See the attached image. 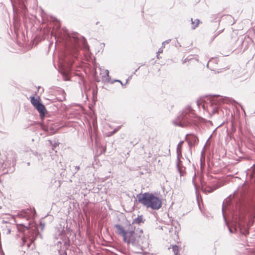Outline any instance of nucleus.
<instances>
[{"instance_id":"obj_1","label":"nucleus","mask_w":255,"mask_h":255,"mask_svg":"<svg viewBox=\"0 0 255 255\" xmlns=\"http://www.w3.org/2000/svg\"><path fill=\"white\" fill-rule=\"evenodd\" d=\"M234 203L235 208L232 217L235 223V231L239 228L241 234L247 236L249 234V226L245 224V221L247 215L250 221L255 218V204L245 199L236 200Z\"/></svg>"},{"instance_id":"obj_2","label":"nucleus","mask_w":255,"mask_h":255,"mask_svg":"<svg viewBox=\"0 0 255 255\" xmlns=\"http://www.w3.org/2000/svg\"><path fill=\"white\" fill-rule=\"evenodd\" d=\"M114 228L116 233L122 237L123 241L128 245L141 250L148 245L147 238L140 228L132 224H128L125 228L120 224H116Z\"/></svg>"},{"instance_id":"obj_3","label":"nucleus","mask_w":255,"mask_h":255,"mask_svg":"<svg viewBox=\"0 0 255 255\" xmlns=\"http://www.w3.org/2000/svg\"><path fill=\"white\" fill-rule=\"evenodd\" d=\"M65 43L66 49L65 60H69V57L72 54L73 58L78 57L80 48H82L86 51L89 50V47L87 43L86 39L80 36L78 33H74L70 34L67 30L64 31L63 35L60 36Z\"/></svg>"},{"instance_id":"obj_4","label":"nucleus","mask_w":255,"mask_h":255,"mask_svg":"<svg viewBox=\"0 0 255 255\" xmlns=\"http://www.w3.org/2000/svg\"><path fill=\"white\" fill-rule=\"evenodd\" d=\"M196 117V115L192 107L188 106L179 113L171 123L175 126L184 128L191 125Z\"/></svg>"},{"instance_id":"obj_5","label":"nucleus","mask_w":255,"mask_h":255,"mask_svg":"<svg viewBox=\"0 0 255 255\" xmlns=\"http://www.w3.org/2000/svg\"><path fill=\"white\" fill-rule=\"evenodd\" d=\"M136 198L138 202L147 208L158 210L161 207V200L152 193L145 192L143 194H138L136 195Z\"/></svg>"},{"instance_id":"obj_6","label":"nucleus","mask_w":255,"mask_h":255,"mask_svg":"<svg viewBox=\"0 0 255 255\" xmlns=\"http://www.w3.org/2000/svg\"><path fill=\"white\" fill-rule=\"evenodd\" d=\"M54 238L57 240L55 244L57 246L59 255H67L65 250L69 246V240L66 235L64 227L60 226V227L55 229Z\"/></svg>"},{"instance_id":"obj_7","label":"nucleus","mask_w":255,"mask_h":255,"mask_svg":"<svg viewBox=\"0 0 255 255\" xmlns=\"http://www.w3.org/2000/svg\"><path fill=\"white\" fill-rule=\"evenodd\" d=\"M26 228L27 231L29 233H31V235L28 237L25 236L22 238V243L21 246L22 247L26 246L28 249H33L34 246H32L33 243L36 238H37L38 236L42 238V235L39 233L37 227H34L33 229H31L30 228L29 223H28V228L27 226H26Z\"/></svg>"},{"instance_id":"obj_8","label":"nucleus","mask_w":255,"mask_h":255,"mask_svg":"<svg viewBox=\"0 0 255 255\" xmlns=\"http://www.w3.org/2000/svg\"><path fill=\"white\" fill-rule=\"evenodd\" d=\"M12 8L14 14V18L17 16L19 13H21L23 17L26 16L27 9L23 2H19L18 7H16L12 3Z\"/></svg>"},{"instance_id":"obj_9","label":"nucleus","mask_w":255,"mask_h":255,"mask_svg":"<svg viewBox=\"0 0 255 255\" xmlns=\"http://www.w3.org/2000/svg\"><path fill=\"white\" fill-rule=\"evenodd\" d=\"M66 49L65 48V50L64 51V52H63L62 55H61V60L62 61V63L63 64V66L65 67H64V69L66 68L67 69L66 70L67 71H69L71 70V66L73 64L74 60L75 59H76L77 58V57L75 58H73L72 54H71L69 57V60H67V61H66V60H65V59H66L65 57V54L66 53Z\"/></svg>"},{"instance_id":"obj_10","label":"nucleus","mask_w":255,"mask_h":255,"mask_svg":"<svg viewBox=\"0 0 255 255\" xmlns=\"http://www.w3.org/2000/svg\"><path fill=\"white\" fill-rule=\"evenodd\" d=\"M181 154V152H179L177 150V158L176 160V167L180 174V176H183L185 172V168L184 167L182 161L179 159V155Z\"/></svg>"},{"instance_id":"obj_11","label":"nucleus","mask_w":255,"mask_h":255,"mask_svg":"<svg viewBox=\"0 0 255 255\" xmlns=\"http://www.w3.org/2000/svg\"><path fill=\"white\" fill-rule=\"evenodd\" d=\"M213 99L211 100V106L212 108V114H215L218 112L219 101H216L215 99L220 97L219 95H214L212 96Z\"/></svg>"},{"instance_id":"obj_12","label":"nucleus","mask_w":255,"mask_h":255,"mask_svg":"<svg viewBox=\"0 0 255 255\" xmlns=\"http://www.w3.org/2000/svg\"><path fill=\"white\" fill-rule=\"evenodd\" d=\"M100 70V74L102 76V77L104 78V80L105 82H110L111 80V77L109 76V71L108 70H104L102 69L101 67L99 68Z\"/></svg>"},{"instance_id":"obj_13","label":"nucleus","mask_w":255,"mask_h":255,"mask_svg":"<svg viewBox=\"0 0 255 255\" xmlns=\"http://www.w3.org/2000/svg\"><path fill=\"white\" fill-rule=\"evenodd\" d=\"M221 20L225 21L229 25H233L235 23L234 17L231 15H226L222 16Z\"/></svg>"},{"instance_id":"obj_14","label":"nucleus","mask_w":255,"mask_h":255,"mask_svg":"<svg viewBox=\"0 0 255 255\" xmlns=\"http://www.w3.org/2000/svg\"><path fill=\"white\" fill-rule=\"evenodd\" d=\"M230 203H231V202H230V199H225L223 203L222 210L223 216L225 221H226L225 211L227 209L228 205H229Z\"/></svg>"},{"instance_id":"obj_15","label":"nucleus","mask_w":255,"mask_h":255,"mask_svg":"<svg viewBox=\"0 0 255 255\" xmlns=\"http://www.w3.org/2000/svg\"><path fill=\"white\" fill-rule=\"evenodd\" d=\"M145 220L143 219V217L142 215H138V216L133 219L132 223L131 224L135 226V224L140 225L141 223H143Z\"/></svg>"},{"instance_id":"obj_16","label":"nucleus","mask_w":255,"mask_h":255,"mask_svg":"<svg viewBox=\"0 0 255 255\" xmlns=\"http://www.w3.org/2000/svg\"><path fill=\"white\" fill-rule=\"evenodd\" d=\"M35 108L38 111L40 115H44L45 114V107L40 102Z\"/></svg>"},{"instance_id":"obj_17","label":"nucleus","mask_w":255,"mask_h":255,"mask_svg":"<svg viewBox=\"0 0 255 255\" xmlns=\"http://www.w3.org/2000/svg\"><path fill=\"white\" fill-rule=\"evenodd\" d=\"M191 23L192 24V28L193 29H195L199 25L200 22V20L199 19H196L193 20V18H191Z\"/></svg>"},{"instance_id":"obj_18","label":"nucleus","mask_w":255,"mask_h":255,"mask_svg":"<svg viewBox=\"0 0 255 255\" xmlns=\"http://www.w3.org/2000/svg\"><path fill=\"white\" fill-rule=\"evenodd\" d=\"M31 103L35 107L40 103V102L38 99L35 98L34 96H32L31 97Z\"/></svg>"},{"instance_id":"obj_19","label":"nucleus","mask_w":255,"mask_h":255,"mask_svg":"<svg viewBox=\"0 0 255 255\" xmlns=\"http://www.w3.org/2000/svg\"><path fill=\"white\" fill-rule=\"evenodd\" d=\"M72 174L73 176L79 170L80 166L79 165L73 166L71 168Z\"/></svg>"},{"instance_id":"obj_20","label":"nucleus","mask_w":255,"mask_h":255,"mask_svg":"<svg viewBox=\"0 0 255 255\" xmlns=\"http://www.w3.org/2000/svg\"><path fill=\"white\" fill-rule=\"evenodd\" d=\"M251 178H252L253 182H255V167L254 166L250 171Z\"/></svg>"},{"instance_id":"obj_21","label":"nucleus","mask_w":255,"mask_h":255,"mask_svg":"<svg viewBox=\"0 0 255 255\" xmlns=\"http://www.w3.org/2000/svg\"><path fill=\"white\" fill-rule=\"evenodd\" d=\"M2 230L3 231V233L5 234L6 235L9 234L11 232L10 226H5Z\"/></svg>"},{"instance_id":"obj_22","label":"nucleus","mask_w":255,"mask_h":255,"mask_svg":"<svg viewBox=\"0 0 255 255\" xmlns=\"http://www.w3.org/2000/svg\"><path fill=\"white\" fill-rule=\"evenodd\" d=\"M198 139L197 136L195 135H192L190 139V141L189 142L190 144H193L196 143L198 141Z\"/></svg>"},{"instance_id":"obj_23","label":"nucleus","mask_w":255,"mask_h":255,"mask_svg":"<svg viewBox=\"0 0 255 255\" xmlns=\"http://www.w3.org/2000/svg\"><path fill=\"white\" fill-rule=\"evenodd\" d=\"M218 188V186H215V187H207V191L209 193H211L215 191L216 189H217Z\"/></svg>"},{"instance_id":"obj_24","label":"nucleus","mask_w":255,"mask_h":255,"mask_svg":"<svg viewBox=\"0 0 255 255\" xmlns=\"http://www.w3.org/2000/svg\"><path fill=\"white\" fill-rule=\"evenodd\" d=\"M172 249L174 254H178V247L177 245H173Z\"/></svg>"},{"instance_id":"obj_25","label":"nucleus","mask_w":255,"mask_h":255,"mask_svg":"<svg viewBox=\"0 0 255 255\" xmlns=\"http://www.w3.org/2000/svg\"><path fill=\"white\" fill-rule=\"evenodd\" d=\"M192 59V57H188L187 58H186L183 61H182V63L183 64H184L187 62H189L190 61H191V60Z\"/></svg>"},{"instance_id":"obj_26","label":"nucleus","mask_w":255,"mask_h":255,"mask_svg":"<svg viewBox=\"0 0 255 255\" xmlns=\"http://www.w3.org/2000/svg\"><path fill=\"white\" fill-rule=\"evenodd\" d=\"M171 41V39H168L167 40H165L164 41H163L162 43V46L164 47L165 46V44H167V43H169Z\"/></svg>"},{"instance_id":"obj_27","label":"nucleus","mask_w":255,"mask_h":255,"mask_svg":"<svg viewBox=\"0 0 255 255\" xmlns=\"http://www.w3.org/2000/svg\"><path fill=\"white\" fill-rule=\"evenodd\" d=\"M117 132V129H114L113 131L109 132V134L108 135V136H112L114 134H115V133H116Z\"/></svg>"},{"instance_id":"obj_28","label":"nucleus","mask_w":255,"mask_h":255,"mask_svg":"<svg viewBox=\"0 0 255 255\" xmlns=\"http://www.w3.org/2000/svg\"><path fill=\"white\" fill-rule=\"evenodd\" d=\"M163 47H161V48H160L159 49H158V52H157V54H159V53H162L163 52Z\"/></svg>"},{"instance_id":"obj_29","label":"nucleus","mask_w":255,"mask_h":255,"mask_svg":"<svg viewBox=\"0 0 255 255\" xmlns=\"http://www.w3.org/2000/svg\"><path fill=\"white\" fill-rule=\"evenodd\" d=\"M229 101L231 102H232V103H237L236 101L234 100H233V99H230L229 98H226Z\"/></svg>"},{"instance_id":"obj_30","label":"nucleus","mask_w":255,"mask_h":255,"mask_svg":"<svg viewBox=\"0 0 255 255\" xmlns=\"http://www.w3.org/2000/svg\"><path fill=\"white\" fill-rule=\"evenodd\" d=\"M229 231L230 232V233L231 234H233L235 232H236L235 230L234 231H233V229H232L230 227H229Z\"/></svg>"},{"instance_id":"obj_31","label":"nucleus","mask_w":255,"mask_h":255,"mask_svg":"<svg viewBox=\"0 0 255 255\" xmlns=\"http://www.w3.org/2000/svg\"><path fill=\"white\" fill-rule=\"evenodd\" d=\"M40 225L41 227V230H43L44 227V224H43L42 222L40 223Z\"/></svg>"},{"instance_id":"obj_32","label":"nucleus","mask_w":255,"mask_h":255,"mask_svg":"<svg viewBox=\"0 0 255 255\" xmlns=\"http://www.w3.org/2000/svg\"><path fill=\"white\" fill-rule=\"evenodd\" d=\"M59 143L58 141H55V143L53 145L54 147H56L57 146L59 145Z\"/></svg>"},{"instance_id":"obj_33","label":"nucleus","mask_w":255,"mask_h":255,"mask_svg":"<svg viewBox=\"0 0 255 255\" xmlns=\"http://www.w3.org/2000/svg\"><path fill=\"white\" fill-rule=\"evenodd\" d=\"M114 82H119V83H120L121 84V85H123V83H122V81H121V80H114Z\"/></svg>"},{"instance_id":"obj_34","label":"nucleus","mask_w":255,"mask_h":255,"mask_svg":"<svg viewBox=\"0 0 255 255\" xmlns=\"http://www.w3.org/2000/svg\"><path fill=\"white\" fill-rule=\"evenodd\" d=\"M221 32V31H219L217 32V33L216 34V35L214 36V38L216 37L218 35H219Z\"/></svg>"},{"instance_id":"obj_35","label":"nucleus","mask_w":255,"mask_h":255,"mask_svg":"<svg viewBox=\"0 0 255 255\" xmlns=\"http://www.w3.org/2000/svg\"><path fill=\"white\" fill-rule=\"evenodd\" d=\"M122 126H118L115 129H117V131L121 128Z\"/></svg>"},{"instance_id":"obj_36","label":"nucleus","mask_w":255,"mask_h":255,"mask_svg":"<svg viewBox=\"0 0 255 255\" xmlns=\"http://www.w3.org/2000/svg\"><path fill=\"white\" fill-rule=\"evenodd\" d=\"M17 216H18L19 217H20V218H22V217H23V215H22V214H19V213H18V214H17Z\"/></svg>"},{"instance_id":"obj_37","label":"nucleus","mask_w":255,"mask_h":255,"mask_svg":"<svg viewBox=\"0 0 255 255\" xmlns=\"http://www.w3.org/2000/svg\"><path fill=\"white\" fill-rule=\"evenodd\" d=\"M49 130H53L54 129L52 127H50L49 128Z\"/></svg>"},{"instance_id":"obj_38","label":"nucleus","mask_w":255,"mask_h":255,"mask_svg":"<svg viewBox=\"0 0 255 255\" xmlns=\"http://www.w3.org/2000/svg\"><path fill=\"white\" fill-rule=\"evenodd\" d=\"M128 80H129V78H128V79H127V80H126V83H125V85L127 84L128 83Z\"/></svg>"},{"instance_id":"obj_39","label":"nucleus","mask_w":255,"mask_h":255,"mask_svg":"<svg viewBox=\"0 0 255 255\" xmlns=\"http://www.w3.org/2000/svg\"><path fill=\"white\" fill-rule=\"evenodd\" d=\"M139 67H138L137 69H136L133 73L135 74V72L137 71V70L139 69Z\"/></svg>"},{"instance_id":"obj_40","label":"nucleus","mask_w":255,"mask_h":255,"mask_svg":"<svg viewBox=\"0 0 255 255\" xmlns=\"http://www.w3.org/2000/svg\"><path fill=\"white\" fill-rule=\"evenodd\" d=\"M180 146V143H179V144H178V147H177V149H178V146ZM178 151L179 152H181L180 151H179V150H178Z\"/></svg>"},{"instance_id":"obj_41","label":"nucleus","mask_w":255,"mask_h":255,"mask_svg":"<svg viewBox=\"0 0 255 255\" xmlns=\"http://www.w3.org/2000/svg\"><path fill=\"white\" fill-rule=\"evenodd\" d=\"M156 57L158 59H159V54H157L156 55Z\"/></svg>"},{"instance_id":"obj_42","label":"nucleus","mask_w":255,"mask_h":255,"mask_svg":"<svg viewBox=\"0 0 255 255\" xmlns=\"http://www.w3.org/2000/svg\"><path fill=\"white\" fill-rule=\"evenodd\" d=\"M54 132H56V130H55V131L53 132V133H54Z\"/></svg>"},{"instance_id":"obj_43","label":"nucleus","mask_w":255,"mask_h":255,"mask_svg":"<svg viewBox=\"0 0 255 255\" xmlns=\"http://www.w3.org/2000/svg\"><path fill=\"white\" fill-rule=\"evenodd\" d=\"M174 255H178V254H174Z\"/></svg>"},{"instance_id":"obj_44","label":"nucleus","mask_w":255,"mask_h":255,"mask_svg":"<svg viewBox=\"0 0 255 255\" xmlns=\"http://www.w3.org/2000/svg\"><path fill=\"white\" fill-rule=\"evenodd\" d=\"M195 188L196 189L197 188V186H196V185H195Z\"/></svg>"},{"instance_id":"obj_45","label":"nucleus","mask_w":255,"mask_h":255,"mask_svg":"<svg viewBox=\"0 0 255 255\" xmlns=\"http://www.w3.org/2000/svg\"><path fill=\"white\" fill-rule=\"evenodd\" d=\"M197 198H198V194H197Z\"/></svg>"}]
</instances>
